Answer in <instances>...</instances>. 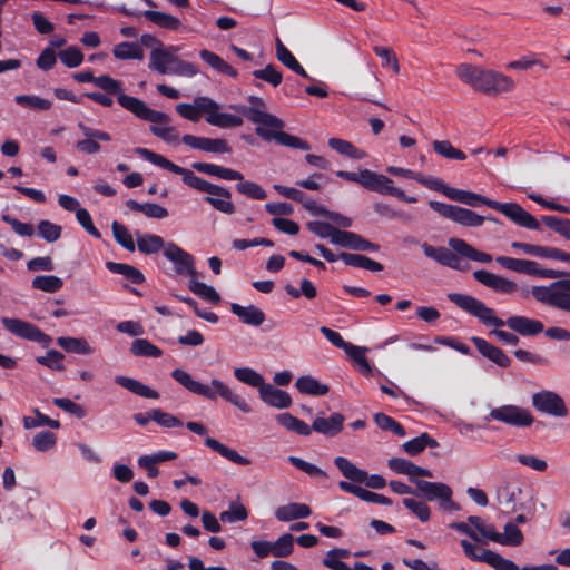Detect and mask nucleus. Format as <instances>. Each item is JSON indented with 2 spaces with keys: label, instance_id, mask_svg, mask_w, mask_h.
<instances>
[{
  "label": "nucleus",
  "instance_id": "nucleus-12",
  "mask_svg": "<svg viewBox=\"0 0 570 570\" xmlns=\"http://www.w3.org/2000/svg\"><path fill=\"white\" fill-rule=\"evenodd\" d=\"M484 421H498L511 426L525 428L533 423L534 417L527 409L507 404L499 407H493L484 417Z\"/></svg>",
  "mask_w": 570,
  "mask_h": 570
},
{
  "label": "nucleus",
  "instance_id": "nucleus-4",
  "mask_svg": "<svg viewBox=\"0 0 570 570\" xmlns=\"http://www.w3.org/2000/svg\"><path fill=\"white\" fill-rule=\"evenodd\" d=\"M449 198L451 200L465 204L471 207H478L485 205L492 209H495L503 214L505 217L511 219L514 224L531 230H540V222L528 213L523 207L517 203H500L482 196L480 194L453 188L450 190Z\"/></svg>",
  "mask_w": 570,
  "mask_h": 570
},
{
  "label": "nucleus",
  "instance_id": "nucleus-16",
  "mask_svg": "<svg viewBox=\"0 0 570 570\" xmlns=\"http://www.w3.org/2000/svg\"><path fill=\"white\" fill-rule=\"evenodd\" d=\"M165 257L175 264V272L178 275H187L189 279L197 277V271L195 268V259L193 255L185 252L175 243H167L165 250Z\"/></svg>",
  "mask_w": 570,
  "mask_h": 570
},
{
  "label": "nucleus",
  "instance_id": "nucleus-25",
  "mask_svg": "<svg viewBox=\"0 0 570 570\" xmlns=\"http://www.w3.org/2000/svg\"><path fill=\"white\" fill-rule=\"evenodd\" d=\"M274 189L282 196L297 202L303 205V207L308 210L311 214L315 216H324L327 214V209L325 207L316 205L313 199H309L305 196V194L296 188L287 187L283 185L275 184Z\"/></svg>",
  "mask_w": 570,
  "mask_h": 570
},
{
  "label": "nucleus",
  "instance_id": "nucleus-55",
  "mask_svg": "<svg viewBox=\"0 0 570 570\" xmlns=\"http://www.w3.org/2000/svg\"><path fill=\"white\" fill-rule=\"evenodd\" d=\"M500 544L510 547H518L522 544L524 540L522 531L513 522L505 523L503 532L500 533Z\"/></svg>",
  "mask_w": 570,
  "mask_h": 570
},
{
  "label": "nucleus",
  "instance_id": "nucleus-11",
  "mask_svg": "<svg viewBox=\"0 0 570 570\" xmlns=\"http://www.w3.org/2000/svg\"><path fill=\"white\" fill-rule=\"evenodd\" d=\"M248 101L252 106H233V108L239 111L247 120L259 125L258 127L283 129L284 121L264 110L266 104L263 98L249 96Z\"/></svg>",
  "mask_w": 570,
  "mask_h": 570
},
{
  "label": "nucleus",
  "instance_id": "nucleus-46",
  "mask_svg": "<svg viewBox=\"0 0 570 570\" xmlns=\"http://www.w3.org/2000/svg\"><path fill=\"white\" fill-rule=\"evenodd\" d=\"M112 53L115 58L119 60H141L144 58V50L137 42H120L114 47Z\"/></svg>",
  "mask_w": 570,
  "mask_h": 570
},
{
  "label": "nucleus",
  "instance_id": "nucleus-41",
  "mask_svg": "<svg viewBox=\"0 0 570 570\" xmlns=\"http://www.w3.org/2000/svg\"><path fill=\"white\" fill-rule=\"evenodd\" d=\"M106 268L114 274L122 275L132 284L139 285L145 282L144 274L135 266L125 263L107 262Z\"/></svg>",
  "mask_w": 570,
  "mask_h": 570
},
{
  "label": "nucleus",
  "instance_id": "nucleus-54",
  "mask_svg": "<svg viewBox=\"0 0 570 570\" xmlns=\"http://www.w3.org/2000/svg\"><path fill=\"white\" fill-rule=\"evenodd\" d=\"M200 99H209L208 97H196L194 99V105L190 104H178L176 106V111L185 119L197 122L200 118V112H203V109L200 105H204L205 102L200 101Z\"/></svg>",
  "mask_w": 570,
  "mask_h": 570
},
{
  "label": "nucleus",
  "instance_id": "nucleus-48",
  "mask_svg": "<svg viewBox=\"0 0 570 570\" xmlns=\"http://www.w3.org/2000/svg\"><path fill=\"white\" fill-rule=\"evenodd\" d=\"M188 288L195 295L212 304H218L220 302V295L218 292L213 286L197 281V277L189 279Z\"/></svg>",
  "mask_w": 570,
  "mask_h": 570
},
{
  "label": "nucleus",
  "instance_id": "nucleus-7",
  "mask_svg": "<svg viewBox=\"0 0 570 570\" xmlns=\"http://www.w3.org/2000/svg\"><path fill=\"white\" fill-rule=\"evenodd\" d=\"M191 167L202 174L215 176L220 179L238 180L239 183L236 184V190L252 199L263 200L267 197V193L258 184L249 180L244 181V176L238 170L202 161L193 163Z\"/></svg>",
  "mask_w": 570,
  "mask_h": 570
},
{
  "label": "nucleus",
  "instance_id": "nucleus-57",
  "mask_svg": "<svg viewBox=\"0 0 570 570\" xmlns=\"http://www.w3.org/2000/svg\"><path fill=\"white\" fill-rule=\"evenodd\" d=\"M365 351H367V348L351 344L350 346H347L345 353L356 365H358L360 371L364 375L368 376L372 374V366L366 356L364 355Z\"/></svg>",
  "mask_w": 570,
  "mask_h": 570
},
{
  "label": "nucleus",
  "instance_id": "nucleus-9",
  "mask_svg": "<svg viewBox=\"0 0 570 570\" xmlns=\"http://www.w3.org/2000/svg\"><path fill=\"white\" fill-rule=\"evenodd\" d=\"M429 206L431 209L436 212L444 218L451 219L462 226L466 227H478L481 226L485 220H491L498 223V219L494 217H484L471 209L454 206L451 204L441 203L438 200H430Z\"/></svg>",
  "mask_w": 570,
  "mask_h": 570
},
{
  "label": "nucleus",
  "instance_id": "nucleus-39",
  "mask_svg": "<svg viewBox=\"0 0 570 570\" xmlns=\"http://www.w3.org/2000/svg\"><path fill=\"white\" fill-rule=\"evenodd\" d=\"M137 248L145 255H151L160 252L166 247L163 237L155 234H140L136 233Z\"/></svg>",
  "mask_w": 570,
  "mask_h": 570
},
{
  "label": "nucleus",
  "instance_id": "nucleus-30",
  "mask_svg": "<svg viewBox=\"0 0 570 570\" xmlns=\"http://www.w3.org/2000/svg\"><path fill=\"white\" fill-rule=\"evenodd\" d=\"M345 417L341 413H334L330 417L317 416L313 423V431L326 436H335L343 430Z\"/></svg>",
  "mask_w": 570,
  "mask_h": 570
},
{
  "label": "nucleus",
  "instance_id": "nucleus-10",
  "mask_svg": "<svg viewBox=\"0 0 570 570\" xmlns=\"http://www.w3.org/2000/svg\"><path fill=\"white\" fill-rule=\"evenodd\" d=\"M412 483L416 487V495L428 501H439V505L443 510L456 511L459 504L452 501V489L442 482H430L421 479H412Z\"/></svg>",
  "mask_w": 570,
  "mask_h": 570
},
{
  "label": "nucleus",
  "instance_id": "nucleus-17",
  "mask_svg": "<svg viewBox=\"0 0 570 570\" xmlns=\"http://www.w3.org/2000/svg\"><path fill=\"white\" fill-rule=\"evenodd\" d=\"M78 128L83 135V139L76 142V149L85 155H95L101 150L100 141H110L111 136L107 131L94 129L82 121L78 122Z\"/></svg>",
  "mask_w": 570,
  "mask_h": 570
},
{
  "label": "nucleus",
  "instance_id": "nucleus-52",
  "mask_svg": "<svg viewBox=\"0 0 570 570\" xmlns=\"http://www.w3.org/2000/svg\"><path fill=\"white\" fill-rule=\"evenodd\" d=\"M541 223L567 240H570V219L546 215L541 217Z\"/></svg>",
  "mask_w": 570,
  "mask_h": 570
},
{
  "label": "nucleus",
  "instance_id": "nucleus-6",
  "mask_svg": "<svg viewBox=\"0 0 570 570\" xmlns=\"http://www.w3.org/2000/svg\"><path fill=\"white\" fill-rule=\"evenodd\" d=\"M336 176L347 181L357 183L367 190L391 195L405 203L417 202L416 197L407 196L402 189L394 187L391 178L370 169H362L358 173L337 170Z\"/></svg>",
  "mask_w": 570,
  "mask_h": 570
},
{
  "label": "nucleus",
  "instance_id": "nucleus-32",
  "mask_svg": "<svg viewBox=\"0 0 570 570\" xmlns=\"http://www.w3.org/2000/svg\"><path fill=\"white\" fill-rule=\"evenodd\" d=\"M449 246L459 255L480 263H490L492 262V256L488 253L480 252L469 243L460 238H450Z\"/></svg>",
  "mask_w": 570,
  "mask_h": 570
},
{
  "label": "nucleus",
  "instance_id": "nucleus-51",
  "mask_svg": "<svg viewBox=\"0 0 570 570\" xmlns=\"http://www.w3.org/2000/svg\"><path fill=\"white\" fill-rule=\"evenodd\" d=\"M32 288L46 293H57L63 286V282L56 275H38L32 279Z\"/></svg>",
  "mask_w": 570,
  "mask_h": 570
},
{
  "label": "nucleus",
  "instance_id": "nucleus-33",
  "mask_svg": "<svg viewBox=\"0 0 570 570\" xmlns=\"http://www.w3.org/2000/svg\"><path fill=\"white\" fill-rule=\"evenodd\" d=\"M312 514L311 508L305 503L292 502L275 510V518L282 522L305 519Z\"/></svg>",
  "mask_w": 570,
  "mask_h": 570
},
{
  "label": "nucleus",
  "instance_id": "nucleus-21",
  "mask_svg": "<svg viewBox=\"0 0 570 570\" xmlns=\"http://www.w3.org/2000/svg\"><path fill=\"white\" fill-rule=\"evenodd\" d=\"M181 141L193 149L206 153L226 154L232 151L227 141L220 138L198 137L186 134L181 137Z\"/></svg>",
  "mask_w": 570,
  "mask_h": 570
},
{
  "label": "nucleus",
  "instance_id": "nucleus-5",
  "mask_svg": "<svg viewBox=\"0 0 570 570\" xmlns=\"http://www.w3.org/2000/svg\"><path fill=\"white\" fill-rule=\"evenodd\" d=\"M171 377L196 395L203 396L209 401H216L219 396L236 406L243 413L252 412V407L246 400L234 393L223 381L218 379H213L210 384H204L195 381L189 373L180 368L174 370L171 372Z\"/></svg>",
  "mask_w": 570,
  "mask_h": 570
},
{
  "label": "nucleus",
  "instance_id": "nucleus-35",
  "mask_svg": "<svg viewBox=\"0 0 570 570\" xmlns=\"http://www.w3.org/2000/svg\"><path fill=\"white\" fill-rule=\"evenodd\" d=\"M115 383L136 395L146 399H159V393L156 390L150 389L149 386L142 384L140 381H137L135 379L124 375H117L115 377Z\"/></svg>",
  "mask_w": 570,
  "mask_h": 570
},
{
  "label": "nucleus",
  "instance_id": "nucleus-50",
  "mask_svg": "<svg viewBox=\"0 0 570 570\" xmlns=\"http://www.w3.org/2000/svg\"><path fill=\"white\" fill-rule=\"evenodd\" d=\"M511 247L514 249L522 250L527 255L541 258L554 259L556 255V247L540 246L522 242H512Z\"/></svg>",
  "mask_w": 570,
  "mask_h": 570
},
{
  "label": "nucleus",
  "instance_id": "nucleus-59",
  "mask_svg": "<svg viewBox=\"0 0 570 570\" xmlns=\"http://www.w3.org/2000/svg\"><path fill=\"white\" fill-rule=\"evenodd\" d=\"M234 376L242 383L261 389L265 384L264 377L250 367H236Z\"/></svg>",
  "mask_w": 570,
  "mask_h": 570
},
{
  "label": "nucleus",
  "instance_id": "nucleus-28",
  "mask_svg": "<svg viewBox=\"0 0 570 570\" xmlns=\"http://www.w3.org/2000/svg\"><path fill=\"white\" fill-rule=\"evenodd\" d=\"M258 392L261 400L272 407L287 409L292 404L291 395L286 391L274 387L272 384L265 383Z\"/></svg>",
  "mask_w": 570,
  "mask_h": 570
},
{
  "label": "nucleus",
  "instance_id": "nucleus-44",
  "mask_svg": "<svg viewBox=\"0 0 570 570\" xmlns=\"http://www.w3.org/2000/svg\"><path fill=\"white\" fill-rule=\"evenodd\" d=\"M175 61V55L163 49H153L150 52L149 68L161 75L170 73V65Z\"/></svg>",
  "mask_w": 570,
  "mask_h": 570
},
{
  "label": "nucleus",
  "instance_id": "nucleus-47",
  "mask_svg": "<svg viewBox=\"0 0 570 570\" xmlns=\"http://www.w3.org/2000/svg\"><path fill=\"white\" fill-rule=\"evenodd\" d=\"M57 344L69 353L80 355H89L92 353L91 346L85 338L61 336L57 338Z\"/></svg>",
  "mask_w": 570,
  "mask_h": 570
},
{
  "label": "nucleus",
  "instance_id": "nucleus-62",
  "mask_svg": "<svg viewBox=\"0 0 570 570\" xmlns=\"http://www.w3.org/2000/svg\"><path fill=\"white\" fill-rule=\"evenodd\" d=\"M14 101L26 108L33 110H49L51 108V101L32 95H17Z\"/></svg>",
  "mask_w": 570,
  "mask_h": 570
},
{
  "label": "nucleus",
  "instance_id": "nucleus-63",
  "mask_svg": "<svg viewBox=\"0 0 570 570\" xmlns=\"http://www.w3.org/2000/svg\"><path fill=\"white\" fill-rule=\"evenodd\" d=\"M62 228L50 220L43 219L38 224V235L48 243H55L61 237Z\"/></svg>",
  "mask_w": 570,
  "mask_h": 570
},
{
  "label": "nucleus",
  "instance_id": "nucleus-2",
  "mask_svg": "<svg viewBox=\"0 0 570 570\" xmlns=\"http://www.w3.org/2000/svg\"><path fill=\"white\" fill-rule=\"evenodd\" d=\"M448 298L464 312L476 317L485 326H508L514 333L525 337L537 336L544 331L541 321L527 316L513 315L503 321L495 315L493 308L488 307L482 301L471 295L449 293Z\"/></svg>",
  "mask_w": 570,
  "mask_h": 570
},
{
  "label": "nucleus",
  "instance_id": "nucleus-64",
  "mask_svg": "<svg viewBox=\"0 0 570 570\" xmlns=\"http://www.w3.org/2000/svg\"><path fill=\"white\" fill-rule=\"evenodd\" d=\"M253 76L256 79L264 80L271 83L273 87H277L282 83L283 75L281 71L276 69V67L272 63L267 65L263 69H257L253 71Z\"/></svg>",
  "mask_w": 570,
  "mask_h": 570
},
{
  "label": "nucleus",
  "instance_id": "nucleus-15",
  "mask_svg": "<svg viewBox=\"0 0 570 570\" xmlns=\"http://www.w3.org/2000/svg\"><path fill=\"white\" fill-rule=\"evenodd\" d=\"M532 405L541 413L564 417L568 410L563 399L556 392L543 390L532 395Z\"/></svg>",
  "mask_w": 570,
  "mask_h": 570
},
{
  "label": "nucleus",
  "instance_id": "nucleus-37",
  "mask_svg": "<svg viewBox=\"0 0 570 570\" xmlns=\"http://www.w3.org/2000/svg\"><path fill=\"white\" fill-rule=\"evenodd\" d=\"M338 257L343 261V263L347 266L358 267L363 269H367L371 272H382L383 265L372 258L361 255V254H352L342 252Z\"/></svg>",
  "mask_w": 570,
  "mask_h": 570
},
{
  "label": "nucleus",
  "instance_id": "nucleus-19",
  "mask_svg": "<svg viewBox=\"0 0 570 570\" xmlns=\"http://www.w3.org/2000/svg\"><path fill=\"white\" fill-rule=\"evenodd\" d=\"M481 80L482 82L481 86H479V91L488 95L509 92L514 88V81L509 76L494 70L484 69Z\"/></svg>",
  "mask_w": 570,
  "mask_h": 570
},
{
  "label": "nucleus",
  "instance_id": "nucleus-26",
  "mask_svg": "<svg viewBox=\"0 0 570 570\" xmlns=\"http://www.w3.org/2000/svg\"><path fill=\"white\" fill-rule=\"evenodd\" d=\"M471 342L482 356L495 363L498 366L503 368L510 366L511 360L501 348L478 336L471 337Z\"/></svg>",
  "mask_w": 570,
  "mask_h": 570
},
{
  "label": "nucleus",
  "instance_id": "nucleus-45",
  "mask_svg": "<svg viewBox=\"0 0 570 570\" xmlns=\"http://www.w3.org/2000/svg\"><path fill=\"white\" fill-rule=\"evenodd\" d=\"M142 16L154 24L167 30L175 31L181 27V22L178 18L165 12L146 10L142 12Z\"/></svg>",
  "mask_w": 570,
  "mask_h": 570
},
{
  "label": "nucleus",
  "instance_id": "nucleus-60",
  "mask_svg": "<svg viewBox=\"0 0 570 570\" xmlns=\"http://www.w3.org/2000/svg\"><path fill=\"white\" fill-rule=\"evenodd\" d=\"M111 229L116 242L121 247L128 252H134L136 249V244L132 239V236L125 225L115 220L111 225Z\"/></svg>",
  "mask_w": 570,
  "mask_h": 570
},
{
  "label": "nucleus",
  "instance_id": "nucleus-53",
  "mask_svg": "<svg viewBox=\"0 0 570 570\" xmlns=\"http://www.w3.org/2000/svg\"><path fill=\"white\" fill-rule=\"evenodd\" d=\"M130 352L135 356L160 357L163 355L161 350L146 338H136L131 343Z\"/></svg>",
  "mask_w": 570,
  "mask_h": 570
},
{
  "label": "nucleus",
  "instance_id": "nucleus-27",
  "mask_svg": "<svg viewBox=\"0 0 570 570\" xmlns=\"http://www.w3.org/2000/svg\"><path fill=\"white\" fill-rule=\"evenodd\" d=\"M522 490L518 485L505 483L497 490L498 504L508 513L515 512L522 508L519 503Z\"/></svg>",
  "mask_w": 570,
  "mask_h": 570
},
{
  "label": "nucleus",
  "instance_id": "nucleus-61",
  "mask_svg": "<svg viewBox=\"0 0 570 570\" xmlns=\"http://www.w3.org/2000/svg\"><path fill=\"white\" fill-rule=\"evenodd\" d=\"M432 146L433 150L444 158L456 160L466 159V155L462 150L454 148L449 140H434Z\"/></svg>",
  "mask_w": 570,
  "mask_h": 570
},
{
  "label": "nucleus",
  "instance_id": "nucleus-3",
  "mask_svg": "<svg viewBox=\"0 0 570 570\" xmlns=\"http://www.w3.org/2000/svg\"><path fill=\"white\" fill-rule=\"evenodd\" d=\"M72 77L78 82H92L96 87L104 90L108 95L116 96L118 104L124 109L130 111L141 120L149 121L151 124L164 125H168L170 122V117L167 114L154 110L149 108L145 101L126 95L122 89V83L109 75L95 77L90 70H87L73 73Z\"/></svg>",
  "mask_w": 570,
  "mask_h": 570
},
{
  "label": "nucleus",
  "instance_id": "nucleus-43",
  "mask_svg": "<svg viewBox=\"0 0 570 570\" xmlns=\"http://www.w3.org/2000/svg\"><path fill=\"white\" fill-rule=\"evenodd\" d=\"M439 443L429 433H421L419 436L411 439L403 443L402 448L409 455H417L425 450V448H438Z\"/></svg>",
  "mask_w": 570,
  "mask_h": 570
},
{
  "label": "nucleus",
  "instance_id": "nucleus-18",
  "mask_svg": "<svg viewBox=\"0 0 570 570\" xmlns=\"http://www.w3.org/2000/svg\"><path fill=\"white\" fill-rule=\"evenodd\" d=\"M200 101L205 102L200 105L203 112L206 114L205 120L212 125L219 128H234L243 125V119L238 116L219 112V105L213 99H200Z\"/></svg>",
  "mask_w": 570,
  "mask_h": 570
},
{
  "label": "nucleus",
  "instance_id": "nucleus-36",
  "mask_svg": "<svg viewBox=\"0 0 570 570\" xmlns=\"http://www.w3.org/2000/svg\"><path fill=\"white\" fill-rule=\"evenodd\" d=\"M205 445L212 449L213 451L219 453L223 458L226 460L239 464V465H248L250 464V460L240 455L236 450L230 449L219 442L218 440L214 438H206L204 441Z\"/></svg>",
  "mask_w": 570,
  "mask_h": 570
},
{
  "label": "nucleus",
  "instance_id": "nucleus-20",
  "mask_svg": "<svg viewBox=\"0 0 570 570\" xmlns=\"http://www.w3.org/2000/svg\"><path fill=\"white\" fill-rule=\"evenodd\" d=\"M272 128L256 127L255 132L258 137H261L264 141L275 140L277 144L295 149L301 150H309L312 147L308 141L289 135L282 129L271 130Z\"/></svg>",
  "mask_w": 570,
  "mask_h": 570
},
{
  "label": "nucleus",
  "instance_id": "nucleus-58",
  "mask_svg": "<svg viewBox=\"0 0 570 570\" xmlns=\"http://www.w3.org/2000/svg\"><path fill=\"white\" fill-rule=\"evenodd\" d=\"M284 289L292 298L295 299L299 298L301 296H304L307 299H314L317 295L315 285L307 278L301 281L299 289L291 284H286Z\"/></svg>",
  "mask_w": 570,
  "mask_h": 570
},
{
  "label": "nucleus",
  "instance_id": "nucleus-24",
  "mask_svg": "<svg viewBox=\"0 0 570 570\" xmlns=\"http://www.w3.org/2000/svg\"><path fill=\"white\" fill-rule=\"evenodd\" d=\"M473 277L482 285L500 294H511L518 289V285L513 281L484 269L475 271Z\"/></svg>",
  "mask_w": 570,
  "mask_h": 570
},
{
  "label": "nucleus",
  "instance_id": "nucleus-22",
  "mask_svg": "<svg viewBox=\"0 0 570 570\" xmlns=\"http://www.w3.org/2000/svg\"><path fill=\"white\" fill-rule=\"evenodd\" d=\"M478 561L488 563L494 570H520V568L512 561L503 559L500 554L491 550H480V557ZM521 570H557L553 564H540L528 567L524 566Z\"/></svg>",
  "mask_w": 570,
  "mask_h": 570
},
{
  "label": "nucleus",
  "instance_id": "nucleus-13",
  "mask_svg": "<svg viewBox=\"0 0 570 570\" xmlns=\"http://www.w3.org/2000/svg\"><path fill=\"white\" fill-rule=\"evenodd\" d=\"M334 464L340 470L342 475L352 482L365 483L366 487L377 490L383 489L386 485V481L382 475H368L365 470L357 468L354 463L344 456H336L334 459Z\"/></svg>",
  "mask_w": 570,
  "mask_h": 570
},
{
  "label": "nucleus",
  "instance_id": "nucleus-38",
  "mask_svg": "<svg viewBox=\"0 0 570 570\" xmlns=\"http://www.w3.org/2000/svg\"><path fill=\"white\" fill-rule=\"evenodd\" d=\"M295 386L299 393L313 396L326 395L330 391L326 384L321 383L311 375L299 376L295 382Z\"/></svg>",
  "mask_w": 570,
  "mask_h": 570
},
{
  "label": "nucleus",
  "instance_id": "nucleus-23",
  "mask_svg": "<svg viewBox=\"0 0 570 570\" xmlns=\"http://www.w3.org/2000/svg\"><path fill=\"white\" fill-rule=\"evenodd\" d=\"M421 248L426 257L434 259L443 266L456 271H464L466 268V266L462 265V261L458 257V255L446 247H434L428 243H423Z\"/></svg>",
  "mask_w": 570,
  "mask_h": 570
},
{
  "label": "nucleus",
  "instance_id": "nucleus-34",
  "mask_svg": "<svg viewBox=\"0 0 570 570\" xmlns=\"http://www.w3.org/2000/svg\"><path fill=\"white\" fill-rule=\"evenodd\" d=\"M275 53L277 60L294 71L295 73L304 77L309 78L306 70L302 67V65L297 61V59L293 56V53L288 50V48L282 42L279 38H276L275 40Z\"/></svg>",
  "mask_w": 570,
  "mask_h": 570
},
{
  "label": "nucleus",
  "instance_id": "nucleus-1",
  "mask_svg": "<svg viewBox=\"0 0 570 570\" xmlns=\"http://www.w3.org/2000/svg\"><path fill=\"white\" fill-rule=\"evenodd\" d=\"M134 151L151 164L173 174L180 175L183 183L188 187L196 189L197 191L208 194L206 197H204V200L217 212L226 215H232L236 212V207L230 200L232 193L229 189L207 181L204 178L196 176L191 170L180 167L164 156L156 154L147 148L137 147Z\"/></svg>",
  "mask_w": 570,
  "mask_h": 570
},
{
  "label": "nucleus",
  "instance_id": "nucleus-8",
  "mask_svg": "<svg viewBox=\"0 0 570 570\" xmlns=\"http://www.w3.org/2000/svg\"><path fill=\"white\" fill-rule=\"evenodd\" d=\"M531 294L539 303L570 313V278H561L548 286H532Z\"/></svg>",
  "mask_w": 570,
  "mask_h": 570
},
{
  "label": "nucleus",
  "instance_id": "nucleus-29",
  "mask_svg": "<svg viewBox=\"0 0 570 570\" xmlns=\"http://www.w3.org/2000/svg\"><path fill=\"white\" fill-rule=\"evenodd\" d=\"M230 311L242 323L254 327L261 326L266 318L264 312L253 304L242 306L237 303H232Z\"/></svg>",
  "mask_w": 570,
  "mask_h": 570
},
{
  "label": "nucleus",
  "instance_id": "nucleus-40",
  "mask_svg": "<svg viewBox=\"0 0 570 570\" xmlns=\"http://www.w3.org/2000/svg\"><path fill=\"white\" fill-rule=\"evenodd\" d=\"M456 76L458 78L463 81L464 83L471 86L473 89L479 90V86H481L482 82V76L484 72V69L469 65V63H462L456 67Z\"/></svg>",
  "mask_w": 570,
  "mask_h": 570
},
{
  "label": "nucleus",
  "instance_id": "nucleus-49",
  "mask_svg": "<svg viewBox=\"0 0 570 570\" xmlns=\"http://www.w3.org/2000/svg\"><path fill=\"white\" fill-rule=\"evenodd\" d=\"M328 146L338 154L352 159H362L366 156L364 150L356 148L352 142L341 138H330Z\"/></svg>",
  "mask_w": 570,
  "mask_h": 570
},
{
  "label": "nucleus",
  "instance_id": "nucleus-14",
  "mask_svg": "<svg viewBox=\"0 0 570 570\" xmlns=\"http://www.w3.org/2000/svg\"><path fill=\"white\" fill-rule=\"evenodd\" d=\"M2 324L7 331L11 334L19 336L24 340H29L39 343L43 348L49 347L52 338L43 333L35 324L22 321L20 318L3 317Z\"/></svg>",
  "mask_w": 570,
  "mask_h": 570
},
{
  "label": "nucleus",
  "instance_id": "nucleus-31",
  "mask_svg": "<svg viewBox=\"0 0 570 570\" xmlns=\"http://www.w3.org/2000/svg\"><path fill=\"white\" fill-rule=\"evenodd\" d=\"M495 261L503 268L513 271L515 273L525 274L530 276H538L539 274V264L534 261L520 259L508 256H498Z\"/></svg>",
  "mask_w": 570,
  "mask_h": 570
},
{
  "label": "nucleus",
  "instance_id": "nucleus-42",
  "mask_svg": "<svg viewBox=\"0 0 570 570\" xmlns=\"http://www.w3.org/2000/svg\"><path fill=\"white\" fill-rule=\"evenodd\" d=\"M199 57L209 65L213 69L216 71L227 75L232 78H236L238 76V72L235 68H233L230 65H228L223 58H220L218 55H216L213 51H209L207 49H203L199 51Z\"/></svg>",
  "mask_w": 570,
  "mask_h": 570
},
{
  "label": "nucleus",
  "instance_id": "nucleus-56",
  "mask_svg": "<svg viewBox=\"0 0 570 570\" xmlns=\"http://www.w3.org/2000/svg\"><path fill=\"white\" fill-rule=\"evenodd\" d=\"M363 238L356 233L340 229L336 233L334 245L360 252Z\"/></svg>",
  "mask_w": 570,
  "mask_h": 570
}]
</instances>
